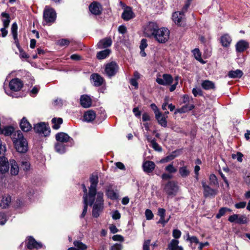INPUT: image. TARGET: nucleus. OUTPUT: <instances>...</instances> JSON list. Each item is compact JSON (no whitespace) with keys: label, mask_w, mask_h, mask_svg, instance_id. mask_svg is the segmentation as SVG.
I'll use <instances>...</instances> for the list:
<instances>
[{"label":"nucleus","mask_w":250,"mask_h":250,"mask_svg":"<svg viewBox=\"0 0 250 250\" xmlns=\"http://www.w3.org/2000/svg\"><path fill=\"white\" fill-rule=\"evenodd\" d=\"M90 186L88 192L84 184L82 185L83 195L89 196L90 199L92 197L96 198L95 204L92 209V216L97 218L104 208V194L101 191L97 192L96 188L98 183V176L97 174L94 173L91 175L90 177Z\"/></svg>","instance_id":"f257e3e1"},{"label":"nucleus","mask_w":250,"mask_h":250,"mask_svg":"<svg viewBox=\"0 0 250 250\" xmlns=\"http://www.w3.org/2000/svg\"><path fill=\"white\" fill-rule=\"evenodd\" d=\"M13 142L17 151L20 153H25L28 148L26 140L23 137L22 133L18 130L15 134Z\"/></svg>","instance_id":"f03ea898"},{"label":"nucleus","mask_w":250,"mask_h":250,"mask_svg":"<svg viewBox=\"0 0 250 250\" xmlns=\"http://www.w3.org/2000/svg\"><path fill=\"white\" fill-rule=\"evenodd\" d=\"M169 31L167 28H158L154 38L159 43H165L169 38Z\"/></svg>","instance_id":"7ed1b4c3"},{"label":"nucleus","mask_w":250,"mask_h":250,"mask_svg":"<svg viewBox=\"0 0 250 250\" xmlns=\"http://www.w3.org/2000/svg\"><path fill=\"white\" fill-rule=\"evenodd\" d=\"M43 22L46 24L50 25L56 20V13L53 8L46 6L43 11Z\"/></svg>","instance_id":"20e7f679"},{"label":"nucleus","mask_w":250,"mask_h":250,"mask_svg":"<svg viewBox=\"0 0 250 250\" xmlns=\"http://www.w3.org/2000/svg\"><path fill=\"white\" fill-rule=\"evenodd\" d=\"M105 195L107 198L114 200L118 199L119 194L118 190L115 189V187L113 184H108L105 186Z\"/></svg>","instance_id":"39448f33"},{"label":"nucleus","mask_w":250,"mask_h":250,"mask_svg":"<svg viewBox=\"0 0 250 250\" xmlns=\"http://www.w3.org/2000/svg\"><path fill=\"white\" fill-rule=\"evenodd\" d=\"M34 129L35 132L42 134L46 136L49 135L50 130L47 124L45 123H39L34 125Z\"/></svg>","instance_id":"423d86ee"},{"label":"nucleus","mask_w":250,"mask_h":250,"mask_svg":"<svg viewBox=\"0 0 250 250\" xmlns=\"http://www.w3.org/2000/svg\"><path fill=\"white\" fill-rule=\"evenodd\" d=\"M178 187L174 181L168 182L165 186L164 190L169 196H175L178 191Z\"/></svg>","instance_id":"0eeeda50"},{"label":"nucleus","mask_w":250,"mask_h":250,"mask_svg":"<svg viewBox=\"0 0 250 250\" xmlns=\"http://www.w3.org/2000/svg\"><path fill=\"white\" fill-rule=\"evenodd\" d=\"M119 66L115 62H111L107 63L105 67V74L109 77L115 75L118 71Z\"/></svg>","instance_id":"6e6552de"},{"label":"nucleus","mask_w":250,"mask_h":250,"mask_svg":"<svg viewBox=\"0 0 250 250\" xmlns=\"http://www.w3.org/2000/svg\"><path fill=\"white\" fill-rule=\"evenodd\" d=\"M158 27L155 22H149L144 29V34L147 37H154Z\"/></svg>","instance_id":"1a4fd4ad"},{"label":"nucleus","mask_w":250,"mask_h":250,"mask_svg":"<svg viewBox=\"0 0 250 250\" xmlns=\"http://www.w3.org/2000/svg\"><path fill=\"white\" fill-rule=\"evenodd\" d=\"M83 201L84 206L82 213L80 216V217L82 218H83L85 216V214H86L87 210V206L89 205L90 206H91L92 205H94V204H95L96 198L92 197L91 199H90L89 197V196L83 195Z\"/></svg>","instance_id":"9d476101"},{"label":"nucleus","mask_w":250,"mask_h":250,"mask_svg":"<svg viewBox=\"0 0 250 250\" xmlns=\"http://www.w3.org/2000/svg\"><path fill=\"white\" fill-rule=\"evenodd\" d=\"M172 20L179 26H184L186 24L185 16L179 11L175 12L172 14Z\"/></svg>","instance_id":"9b49d317"},{"label":"nucleus","mask_w":250,"mask_h":250,"mask_svg":"<svg viewBox=\"0 0 250 250\" xmlns=\"http://www.w3.org/2000/svg\"><path fill=\"white\" fill-rule=\"evenodd\" d=\"M56 140L58 143H69L70 145L73 144L74 141L73 139L70 137L67 134L64 132H59L56 134Z\"/></svg>","instance_id":"f8f14e48"},{"label":"nucleus","mask_w":250,"mask_h":250,"mask_svg":"<svg viewBox=\"0 0 250 250\" xmlns=\"http://www.w3.org/2000/svg\"><path fill=\"white\" fill-rule=\"evenodd\" d=\"M202 185L204 189V196L205 197H213L217 194L218 190L210 188L205 181H202Z\"/></svg>","instance_id":"ddd939ff"},{"label":"nucleus","mask_w":250,"mask_h":250,"mask_svg":"<svg viewBox=\"0 0 250 250\" xmlns=\"http://www.w3.org/2000/svg\"><path fill=\"white\" fill-rule=\"evenodd\" d=\"M173 81V79L171 75L168 74H164L162 76V78L157 77L156 78V82L162 85H170Z\"/></svg>","instance_id":"4468645a"},{"label":"nucleus","mask_w":250,"mask_h":250,"mask_svg":"<svg viewBox=\"0 0 250 250\" xmlns=\"http://www.w3.org/2000/svg\"><path fill=\"white\" fill-rule=\"evenodd\" d=\"M9 86L12 91H19L23 86L22 82L18 78H15L10 81Z\"/></svg>","instance_id":"2eb2a0df"},{"label":"nucleus","mask_w":250,"mask_h":250,"mask_svg":"<svg viewBox=\"0 0 250 250\" xmlns=\"http://www.w3.org/2000/svg\"><path fill=\"white\" fill-rule=\"evenodd\" d=\"M90 12L94 15H100L102 12V6L97 1L92 2L89 6Z\"/></svg>","instance_id":"dca6fc26"},{"label":"nucleus","mask_w":250,"mask_h":250,"mask_svg":"<svg viewBox=\"0 0 250 250\" xmlns=\"http://www.w3.org/2000/svg\"><path fill=\"white\" fill-rule=\"evenodd\" d=\"M228 220L231 223H236L239 224H245L247 222V219L245 215L233 214L230 216Z\"/></svg>","instance_id":"f3484780"},{"label":"nucleus","mask_w":250,"mask_h":250,"mask_svg":"<svg viewBox=\"0 0 250 250\" xmlns=\"http://www.w3.org/2000/svg\"><path fill=\"white\" fill-rule=\"evenodd\" d=\"M26 246L29 249H39L42 247V243L38 242L31 236L28 238L26 242Z\"/></svg>","instance_id":"a211bd4d"},{"label":"nucleus","mask_w":250,"mask_h":250,"mask_svg":"<svg viewBox=\"0 0 250 250\" xmlns=\"http://www.w3.org/2000/svg\"><path fill=\"white\" fill-rule=\"evenodd\" d=\"M9 164L7 159L4 156H0V172L5 173L8 171Z\"/></svg>","instance_id":"6ab92c4d"},{"label":"nucleus","mask_w":250,"mask_h":250,"mask_svg":"<svg viewBox=\"0 0 250 250\" xmlns=\"http://www.w3.org/2000/svg\"><path fill=\"white\" fill-rule=\"evenodd\" d=\"M155 163L151 161H145L142 165L143 169L144 172L149 174L153 172L155 168Z\"/></svg>","instance_id":"aec40b11"},{"label":"nucleus","mask_w":250,"mask_h":250,"mask_svg":"<svg viewBox=\"0 0 250 250\" xmlns=\"http://www.w3.org/2000/svg\"><path fill=\"white\" fill-rule=\"evenodd\" d=\"M90 79L95 86H101L104 81V78L97 73L92 74L90 76Z\"/></svg>","instance_id":"412c9836"},{"label":"nucleus","mask_w":250,"mask_h":250,"mask_svg":"<svg viewBox=\"0 0 250 250\" xmlns=\"http://www.w3.org/2000/svg\"><path fill=\"white\" fill-rule=\"evenodd\" d=\"M249 46V43L245 40H240L235 45L236 51L237 52H243L245 51Z\"/></svg>","instance_id":"4be33fe9"},{"label":"nucleus","mask_w":250,"mask_h":250,"mask_svg":"<svg viewBox=\"0 0 250 250\" xmlns=\"http://www.w3.org/2000/svg\"><path fill=\"white\" fill-rule=\"evenodd\" d=\"M134 17V14L132 11V9L130 7H126L125 8L122 15V18L126 21H129Z\"/></svg>","instance_id":"5701e85b"},{"label":"nucleus","mask_w":250,"mask_h":250,"mask_svg":"<svg viewBox=\"0 0 250 250\" xmlns=\"http://www.w3.org/2000/svg\"><path fill=\"white\" fill-rule=\"evenodd\" d=\"M80 103L83 107L88 108L91 105L92 101L89 96L87 95H83L81 97Z\"/></svg>","instance_id":"b1692460"},{"label":"nucleus","mask_w":250,"mask_h":250,"mask_svg":"<svg viewBox=\"0 0 250 250\" xmlns=\"http://www.w3.org/2000/svg\"><path fill=\"white\" fill-rule=\"evenodd\" d=\"M96 118L95 112L91 110L86 111L83 115V120L86 122H92Z\"/></svg>","instance_id":"393cba45"},{"label":"nucleus","mask_w":250,"mask_h":250,"mask_svg":"<svg viewBox=\"0 0 250 250\" xmlns=\"http://www.w3.org/2000/svg\"><path fill=\"white\" fill-rule=\"evenodd\" d=\"M20 127L24 132H27L32 128V126L27 120L23 117L20 122Z\"/></svg>","instance_id":"a878e982"},{"label":"nucleus","mask_w":250,"mask_h":250,"mask_svg":"<svg viewBox=\"0 0 250 250\" xmlns=\"http://www.w3.org/2000/svg\"><path fill=\"white\" fill-rule=\"evenodd\" d=\"M112 44V40L110 38H105L101 40L97 43V47L99 49L105 48L110 46Z\"/></svg>","instance_id":"bb28decb"},{"label":"nucleus","mask_w":250,"mask_h":250,"mask_svg":"<svg viewBox=\"0 0 250 250\" xmlns=\"http://www.w3.org/2000/svg\"><path fill=\"white\" fill-rule=\"evenodd\" d=\"M10 173L12 175H17L19 172V167L14 160H10Z\"/></svg>","instance_id":"cd10ccee"},{"label":"nucleus","mask_w":250,"mask_h":250,"mask_svg":"<svg viewBox=\"0 0 250 250\" xmlns=\"http://www.w3.org/2000/svg\"><path fill=\"white\" fill-rule=\"evenodd\" d=\"M202 88L206 90L214 89L215 86L214 83L209 80H204L201 83Z\"/></svg>","instance_id":"c85d7f7f"},{"label":"nucleus","mask_w":250,"mask_h":250,"mask_svg":"<svg viewBox=\"0 0 250 250\" xmlns=\"http://www.w3.org/2000/svg\"><path fill=\"white\" fill-rule=\"evenodd\" d=\"M11 201V198L9 195H4L2 196L0 201V206L3 208H6Z\"/></svg>","instance_id":"c756f323"},{"label":"nucleus","mask_w":250,"mask_h":250,"mask_svg":"<svg viewBox=\"0 0 250 250\" xmlns=\"http://www.w3.org/2000/svg\"><path fill=\"white\" fill-rule=\"evenodd\" d=\"M194 108L193 104H185V105L182 106L181 108L177 109L175 112L176 113H186L188 111H190Z\"/></svg>","instance_id":"7c9ffc66"},{"label":"nucleus","mask_w":250,"mask_h":250,"mask_svg":"<svg viewBox=\"0 0 250 250\" xmlns=\"http://www.w3.org/2000/svg\"><path fill=\"white\" fill-rule=\"evenodd\" d=\"M231 42V37L228 34L223 35L220 39L221 44L224 47H228L229 45Z\"/></svg>","instance_id":"2f4dec72"},{"label":"nucleus","mask_w":250,"mask_h":250,"mask_svg":"<svg viewBox=\"0 0 250 250\" xmlns=\"http://www.w3.org/2000/svg\"><path fill=\"white\" fill-rule=\"evenodd\" d=\"M243 75V72L240 69L231 70L229 72L228 76L230 78H240Z\"/></svg>","instance_id":"473e14b6"},{"label":"nucleus","mask_w":250,"mask_h":250,"mask_svg":"<svg viewBox=\"0 0 250 250\" xmlns=\"http://www.w3.org/2000/svg\"><path fill=\"white\" fill-rule=\"evenodd\" d=\"M157 113V114H156V115H155V117L159 124L163 127H166L167 126V122L165 117L162 115L161 112Z\"/></svg>","instance_id":"72a5a7b5"},{"label":"nucleus","mask_w":250,"mask_h":250,"mask_svg":"<svg viewBox=\"0 0 250 250\" xmlns=\"http://www.w3.org/2000/svg\"><path fill=\"white\" fill-rule=\"evenodd\" d=\"M111 52L110 49H106L104 50L98 52L97 53V58L99 60H103L106 58L107 56H109Z\"/></svg>","instance_id":"f704fd0d"},{"label":"nucleus","mask_w":250,"mask_h":250,"mask_svg":"<svg viewBox=\"0 0 250 250\" xmlns=\"http://www.w3.org/2000/svg\"><path fill=\"white\" fill-rule=\"evenodd\" d=\"M55 149L58 153L62 154L66 151V145L63 143H57L55 146Z\"/></svg>","instance_id":"c9c22d12"},{"label":"nucleus","mask_w":250,"mask_h":250,"mask_svg":"<svg viewBox=\"0 0 250 250\" xmlns=\"http://www.w3.org/2000/svg\"><path fill=\"white\" fill-rule=\"evenodd\" d=\"M179 172L182 177L186 178L189 175L190 170L187 166H183L179 168Z\"/></svg>","instance_id":"e433bc0d"},{"label":"nucleus","mask_w":250,"mask_h":250,"mask_svg":"<svg viewBox=\"0 0 250 250\" xmlns=\"http://www.w3.org/2000/svg\"><path fill=\"white\" fill-rule=\"evenodd\" d=\"M2 17V21L3 22V26L5 28H7L10 23V17L8 13L2 12L1 14Z\"/></svg>","instance_id":"4c0bfd02"},{"label":"nucleus","mask_w":250,"mask_h":250,"mask_svg":"<svg viewBox=\"0 0 250 250\" xmlns=\"http://www.w3.org/2000/svg\"><path fill=\"white\" fill-rule=\"evenodd\" d=\"M52 123L53 124L52 128L54 129H58L60 125L62 123V119L61 118H53L52 119Z\"/></svg>","instance_id":"58836bf2"},{"label":"nucleus","mask_w":250,"mask_h":250,"mask_svg":"<svg viewBox=\"0 0 250 250\" xmlns=\"http://www.w3.org/2000/svg\"><path fill=\"white\" fill-rule=\"evenodd\" d=\"M192 53L195 58L202 62V63H205V62L202 60L201 57V53L198 48H195L192 51Z\"/></svg>","instance_id":"ea45409f"},{"label":"nucleus","mask_w":250,"mask_h":250,"mask_svg":"<svg viewBox=\"0 0 250 250\" xmlns=\"http://www.w3.org/2000/svg\"><path fill=\"white\" fill-rule=\"evenodd\" d=\"M179 241L176 239H172L168 245L169 250H176L178 247Z\"/></svg>","instance_id":"a19ab883"},{"label":"nucleus","mask_w":250,"mask_h":250,"mask_svg":"<svg viewBox=\"0 0 250 250\" xmlns=\"http://www.w3.org/2000/svg\"><path fill=\"white\" fill-rule=\"evenodd\" d=\"M74 245L80 250H85L87 249V246L80 241H75Z\"/></svg>","instance_id":"79ce46f5"},{"label":"nucleus","mask_w":250,"mask_h":250,"mask_svg":"<svg viewBox=\"0 0 250 250\" xmlns=\"http://www.w3.org/2000/svg\"><path fill=\"white\" fill-rule=\"evenodd\" d=\"M150 143L151 144V146L155 150L159 151V152L162 151V147L156 142L155 139L151 140L150 141Z\"/></svg>","instance_id":"37998d69"},{"label":"nucleus","mask_w":250,"mask_h":250,"mask_svg":"<svg viewBox=\"0 0 250 250\" xmlns=\"http://www.w3.org/2000/svg\"><path fill=\"white\" fill-rule=\"evenodd\" d=\"M210 184L214 186H218V182L216 176L214 174L210 175L209 177Z\"/></svg>","instance_id":"c03bdc74"},{"label":"nucleus","mask_w":250,"mask_h":250,"mask_svg":"<svg viewBox=\"0 0 250 250\" xmlns=\"http://www.w3.org/2000/svg\"><path fill=\"white\" fill-rule=\"evenodd\" d=\"M192 0H187L185 1V5L183 7V8L181 9V10L180 11H179V12L182 13L183 14H185V13L187 11L188 8H189V6L190 5L191 2Z\"/></svg>","instance_id":"a18cd8bd"},{"label":"nucleus","mask_w":250,"mask_h":250,"mask_svg":"<svg viewBox=\"0 0 250 250\" xmlns=\"http://www.w3.org/2000/svg\"><path fill=\"white\" fill-rule=\"evenodd\" d=\"M175 152H173L171 154L167 156L166 158L163 159L161 161V162H167L169 161L172 160L174 159L176 157V155L175 154Z\"/></svg>","instance_id":"49530a36"},{"label":"nucleus","mask_w":250,"mask_h":250,"mask_svg":"<svg viewBox=\"0 0 250 250\" xmlns=\"http://www.w3.org/2000/svg\"><path fill=\"white\" fill-rule=\"evenodd\" d=\"M18 25L16 22H14L12 24L11 26V33L13 35V37H16L18 36Z\"/></svg>","instance_id":"de8ad7c7"},{"label":"nucleus","mask_w":250,"mask_h":250,"mask_svg":"<svg viewBox=\"0 0 250 250\" xmlns=\"http://www.w3.org/2000/svg\"><path fill=\"white\" fill-rule=\"evenodd\" d=\"M227 212V208L223 207L220 208L218 213L216 215V218L219 219L222 216L225 215L226 212Z\"/></svg>","instance_id":"09e8293b"},{"label":"nucleus","mask_w":250,"mask_h":250,"mask_svg":"<svg viewBox=\"0 0 250 250\" xmlns=\"http://www.w3.org/2000/svg\"><path fill=\"white\" fill-rule=\"evenodd\" d=\"M165 170L170 173H175L177 171L176 168L174 167L172 164H169L165 168Z\"/></svg>","instance_id":"8fccbe9b"},{"label":"nucleus","mask_w":250,"mask_h":250,"mask_svg":"<svg viewBox=\"0 0 250 250\" xmlns=\"http://www.w3.org/2000/svg\"><path fill=\"white\" fill-rule=\"evenodd\" d=\"M243 155L242 153L238 152L236 154H232V158L233 159H237V161L239 162H242L243 161Z\"/></svg>","instance_id":"3c124183"},{"label":"nucleus","mask_w":250,"mask_h":250,"mask_svg":"<svg viewBox=\"0 0 250 250\" xmlns=\"http://www.w3.org/2000/svg\"><path fill=\"white\" fill-rule=\"evenodd\" d=\"M145 215L147 220H151L153 219L154 215L152 211L149 209H147L145 211Z\"/></svg>","instance_id":"603ef678"},{"label":"nucleus","mask_w":250,"mask_h":250,"mask_svg":"<svg viewBox=\"0 0 250 250\" xmlns=\"http://www.w3.org/2000/svg\"><path fill=\"white\" fill-rule=\"evenodd\" d=\"M192 92L195 97L203 95V91L200 88H194Z\"/></svg>","instance_id":"864d4df0"},{"label":"nucleus","mask_w":250,"mask_h":250,"mask_svg":"<svg viewBox=\"0 0 250 250\" xmlns=\"http://www.w3.org/2000/svg\"><path fill=\"white\" fill-rule=\"evenodd\" d=\"M70 41L66 39H62L58 41V44L60 46H67L69 45Z\"/></svg>","instance_id":"5fc2aeb1"},{"label":"nucleus","mask_w":250,"mask_h":250,"mask_svg":"<svg viewBox=\"0 0 250 250\" xmlns=\"http://www.w3.org/2000/svg\"><path fill=\"white\" fill-rule=\"evenodd\" d=\"M30 165L28 162H27V161L22 162L21 167L24 171L28 170L30 168Z\"/></svg>","instance_id":"6e6d98bb"},{"label":"nucleus","mask_w":250,"mask_h":250,"mask_svg":"<svg viewBox=\"0 0 250 250\" xmlns=\"http://www.w3.org/2000/svg\"><path fill=\"white\" fill-rule=\"evenodd\" d=\"M7 221V217L4 213L0 212V225H4Z\"/></svg>","instance_id":"4d7b16f0"},{"label":"nucleus","mask_w":250,"mask_h":250,"mask_svg":"<svg viewBox=\"0 0 250 250\" xmlns=\"http://www.w3.org/2000/svg\"><path fill=\"white\" fill-rule=\"evenodd\" d=\"M183 103L185 104H191L190 101L192 100V98L189 97L187 95H185L183 96Z\"/></svg>","instance_id":"13d9d810"},{"label":"nucleus","mask_w":250,"mask_h":250,"mask_svg":"<svg viewBox=\"0 0 250 250\" xmlns=\"http://www.w3.org/2000/svg\"><path fill=\"white\" fill-rule=\"evenodd\" d=\"M181 235V232L177 229H175L173 230L172 236L176 239L179 238Z\"/></svg>","instance_id":"bf43d9fd"},{"label":"nucleus","mask_w":250,"mask_h":250,"mask_svg":"<svg viewBox=\"0 0 250 250\" xmlns=\"http://www.w3.org/2000/svg\"><path fill=\"white\" fill-rule=\"evenodd\" d=\"M40 87L38 85L35 86L31 90V95L32 96H35L39 92Z\"/></svg>","instance_id":"052dcab7"},{"label":"nucleus","mask_w":250,"mask_h":250,"mask_svg":"<svg viewBox=\"0 0 250 250\" xmlns=\"http://www.w3.org/2000/svg\"><path fill=\"white\" fill-rule=\"evenodd\" d=\"M188 240H189L190 243H194L195 244H199V241L198 239L196 236H191L190 237L189 235H188Z\"/></svg>","instance_id":"680f3d73"},{"label":"nucleus","mask_w":250,"mask_h":250,"mask_svg":"<svg viewBox=\"0 0 250 250\" xmlns=\"http://www.w3.org/2000/svg\"><path fill=\"white\" fill-rule=\"evenodd\" d=\"M112 239L115 241L122 242L124 241V237L121 235L116 234L112 237Z\"/></svg>","instance_id":"e2e57ef3"},{"label":"nucleus","mask_w":250,"mask_h":250,"mask_svg":"<svg viewBox=\"0 0 250 250\" xmlns=\"http://www.w3.org/2000/svg\"><path fill=\"white\" fill-rule=\"evenodd\" d=\"M147 46V40L146 39H143L141 41L140 45V49H145Z\"/></svg>","instance_id":"0e129e2a"},{"label":"nucleus","mask_w":250,"mask_h":250,"mask_svg":"<svg viewBox=\"0 0 250 250\" xmlns=\"http://www.w3.org/2000/svg\"><path fill=\"white\" fill-rule=\"evenodd\" d=\"M150 243V240H147L145 241L143 244V250H149Z\"/></svg>","instance_id":"69168bd1"},{"label":"nucleus","mask_w":250,"mask_h":250,"mask_svg":"<svg viewBox=\"0 0 250 250\" xmlns=\"http://www.w3.org/2000/svg\"><path fill=\"white\" fill-rule=\"evenodd\" d=\"M166 210L164 208H159L158 210V215L160 217H165Z\"/></svg>","instance_id":"338daca9"},{"label":"nucleus","mask_w":250,"mask_h":250,"mask_svg":"<svg viewBox=\"0 0 250 250\" xmlns=\"http://www.w3.org/2000/svg\"><path fill=\"white\" fill-rule=\"evenodd\" d=\"M122 248V246L121 244L116 243L111 247V250H121Z\"/></svg>","instance_id":"774afa93"}]
</instances>
